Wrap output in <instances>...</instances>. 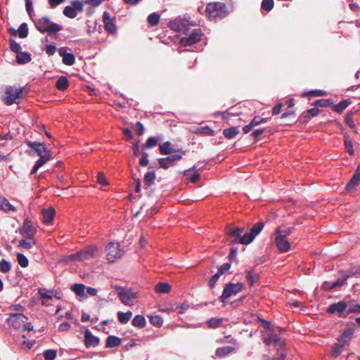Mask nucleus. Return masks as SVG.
Returning <instances> with one entry per match:
<instances>
[{
    "instance_id": "nucleus-25",
    "label": "nucleus",
    "mask_w": 360,
    "mask_h": 360,
    "mask_svg": "<svg viewBox=\"0 0 360 360\" xmlns=\"http://www.w3.org/2000/svg\"><path fill=\"white\" fill-rule=\"evenodd\" d=\"M132 325L139 328H143L146 325V321L143 315H136L132 320Z\"/></svg>"
},
{
    "instance_id": "nucleus-21",
    "label": "nucleus",
    "mask_w": 360,
    "mask_h": 360,
    "mask_svg": "<svg viewBox=\"0 0 360 360\" xmlns=\"http://www.w3.org/2000/svg\"><path fill=\"white\" fill-rule=\"evenodd\" d=\"M353 329L347 328L345 330L342 335L338 339V343L341 345V346H347L348 345L349 341L352 339L353 335Z\"/></svg>"
},
{
    "instance_id": "nucleus-55",
    "label": "nucleus",
    "mask_w": 360,
    "mask_h": 360,
    "mask_svg": "<svg viewBox=\"0 0 360 360\" xmlns=\"http://www.w3.org/2000/svg\"><path fill=\"white\" fill-rule=\"evenodd\" d=\"M344 346H341L340 344H339L338 342H337L334 347H333V349H332V354L334 356H339L341 352H342V348Z\"/></svg>"
},
{
    "instance_id": "nucleus-5",
    "label": "nucleus",
    "mask_w": 360,
    "mask_h": 360,
    "mask_svg": "<svg viewBox=\"0 0 360 360\" xmlns=\"http://www.w3.org/2000/svg\"><path fill=\"white\" fill-rule=\"evenodd\" d=\"M206 12L210 20L221 19L226 15V6L223 3H210L207 6Z\"/></svg>"
},
{
    "instance_id": "nucleus-18",
    "label": "nucleus",
    "mask_w": 360,
    "mask_h": 360,
    "mask_svg": "<svg viewBox=\"0 0 360 360\" xmlns=\"http://www.w3.org/2000/svg\"><path fill=\"white\" fill-rule=\"evenodd\" d=\"M359 182H360V165L357 167L354 174H353L350 181L347 184L345 189L347 191H349L352 189H353L354 188H355L356 186H358Z\"/></svg>"
},
{
    "instance_id": "nucleus-30",
    "label": "nucleus",
    "mask_w": 360,
    "mask_h": 360,
    "mask_svg": "<svg viewBox=\"0 0 360 360\" xmlns=\"http://www.w3.org/2000/svg\"><path fill=\"white\" fill-rule=\"evenodd\" d=\"M68 85H69L68 80L64 76L59 77V79L56 82V87L58 90H60V91L66 90L68 87Z\"/></svg>"
},
{
    "instance_id": "nucleus-31",
    "label": "nucleus",
    "mask_w": 360,
    "mask_h": 360,
    "mask_svg": "<svg viewBox=\"0 0 360 360\" xmlns=\"http://www.w3.org/2000/svg\"><path fill=\"white\" fill-rule=\"evenodd\" d=\"M132 317V312L131 311H128L127 312H122L119 311L117 314V318L119 321L122 323L125 324L129 322V321Z\"/></svg>"
},
{
    "instance_id": "nucleus-27",
    "label": "nucleus",
    "mask_w": 360,
    "mask_h": 360,
    "mask_svg": "<svg viewBox=\"0 0 360 360\" xmlns=\"http://www.w3.org/2000/svg\"><path fill=\"white\" fill-rule=\"evenodd\" d=\"M36 243L34 237H27V239H21L19 241V245L24 249H30Z\"/></svg>"
},
{
    "instance_id": "nucleus-59",
    "label": "nucleus",
    "mask_w": 360,
    "mask_h": 360,
    "mask_svg": "<svg viewBox=\"0 0 360 360\" xmlns=\"http://www.w3.org/2000/svg\"><path fill=\"white\" fill-rule=\"evenodd\" d=\"M25 7L27 12L28 13L29 15L32 17V13H34L33 7H32V0H25Z\"/></svg>"
},
{
    "instance_id": "nucleus-45",
    "label": "nucleus",
    "mask_w": 360,
    "mask_h": 360,
    "mask_svg": "<svg viewBox=\"0 0 360 360\" xmlns=\"http://www.w3.org/2000/svg\"><path fill=\"white\" fill-rule=\"evenodd\" d=\"M222 320L218 318H212L207 321V324L210 328H215L219 327L221 323Z\"/></svg>"
},
{
    "instance_id": "nucleus-36",
    "label": "nucleus",
    "mask_w": 360,
    "mask_h": 360,
    "mask_svg": "<svg viewBox=\"0 0 360 360\" xmlns=\"http://www.w3.org/2000/svg\"><path fill=\"white\" fill-rule=\"evenodd\" d=\"M234 350V347L232 346H225L219 347L216 351V355L219 357H224L232 351Z\"/></svg>"
},
{
    "instance_id": "nucleus-51",
    "label": "nucleus",
    "mask_w": 360,
    "mask_h": 360,
    "mask_svg": "<svg viewBox=\"0 0 360 360\" xmlns=\"http://www.w3.org/2000/svg\"><path fill=\"white\" fill-rule=\"evenodd\" d=\"M345 122L350 128H354L355 127L352 112H347L345 117Z\"/></svg>"
},
{
    "instance_id": "nucleus-60",
    "label": "nucleus",
    "mask_w": 360,
    "mask_h": 360,
    "mask_svg": "<svg viewBox=\"0 0 360 360\" xmlns=\"http://www.w3.org/2000/svg\"><path fill=\"white\" fill-rule=\"evenodd\" d=\"M97 181L102 186L108 185V181L105 179L104 174L101 172H99L97 175Z\"/></svg>"
},
{
    "instance_id": "nucleus-28",
    "label": "nucleus",
    "mask_w": 360,
    "mask_h": 360,
    "mask_svg": "<svg viewBox=\"0 0 360 360\" xmlns=\"http://www.w3.org/2000/svg\"><path fill=\"white\" fill-rule=\"evenodd\" d=\"M16 60L19 64H25L31 60V56L27 52H18Z\"/></svg>"
},
{
    "instance_id": "nucleus-40",
    "label": "nucleus",
    "mask_w": 360,
    "mask_h": 360,
    "mask_svg": "<svg viewBox=\"0 0 360 360\" xmlns=\"http://www.w3.org/2000/svg\"><path fill=\"white\" fill-rule=\"evenodd\" d=\"M149 320L150 323L155 326L160 327L163 323V320L159 315H151L149 316Z\"/></svg>"
},
{
    "instance_id": "nucleus-4",
    "label": "nucleus",
    "mask_w": 360,
    "mask_h": 360,
    "mask_svg": "<svg viewBox=\"0 0 360 360\" xmlns=\"http://www.w3.org/2000/svg\"><path fill=\"white\" fill-rule=\"evenodd\" d=\"M34 25L38 31L41 33H47L49 35L56 34L63 30V27L52 22L47 17H42L34 21Z\"/></svg>"
},
{
    "instance_id": "nucleus-41",
    "label": "nucleus",
    "mask_w": 360,
    "mask_h": 360,
    "mask_svg": "<svg viewBox=\"0 0 360 360\" xmlns=\"http://www.w3.org/2000/svg\"><path fill=\"white\" fill-rule=\"evenodd\" d=\"M354 312L360 313V304L352 302H347V313H346V314L348 315Z\"/></svg>"
},
{
    "instance_id": "nucleus-9",
    "label": "nucleus",
    "mask_w": 360,
    "mask_h": 360,
    "mask_svg": "<svg viewBox=\"0 0 360 360\" xmlns=\"http://www.w3.org/2000/svg\"><path fill=\"white\" fill-rule=\"evenodd\" d=\"M106 257L110 262H113L116 259L121 257L122 250L119 243L110 242L105 248Z\"/></svg>"
},
{
    "instance_id": "nucleus-32",
    "label": "nucleus",
    "mask_w": 360,
    "mask_h": 360,
    "mask_svg": "<svg viewBox=\"0 0 360 360\" xmlns=\"http://www.w3.org/2000/svg\"><path fill=\"white\" fill-rule=\"evenodd\" d=\"M160 152L162 155H169L172 153L173 148L169 141H166L159 146Z\"/></svg>"
},
{
    "instance_id": "nucleus-26",
    "label": "nucleus",
    "mask_w": 360,
    "mask_h": 360,
    "mask_svg": "<svg viewBox=\"0 0 360 360\" xmlns=\"http://www.w3.org/2000/svg\"><path fill=\"white\" fill-rule=\"evenodd\" d=\"M155 290L157 293H169L171 290V286L167 283H158L155 286Z\"/></svg>"
},
{
    "instance_id": "nucleus-47",
    "label": "nucleus",
    "mask_w": 360,
    "mask_h": 360,
    "mask_svg": "<svg viewBox=\"0 0 360 360\" xmlns=\"http://www.w3.org/2000/svg\"><path fill=\"white\" fill-rule=\"evenodd\" d=\"M345 146L349 155H353L354 153L352 141L347 136H345Z\"/></svg>"
},
{
    "instance_id": "nucleus-1",
    "label": "nucleus",
    "mask_w": 360,
    "mask_h": 360,
    "mask_svg": "<svg viewBox=\"0 0 360 360\" xmlns=\"http://www.w3.org/2000/svg\"><path fill=\"white\" fill-rule=\"evenodd\" d=\"M264 228L263 222L256 223L250 229V231L245 233L242 236L244 232L243 228L239 227H229L226 229V234L233 238V242L240 243L243 245H248L253 241L255 237L260 233Z\"/></svg>"
},
{
    "instance_id": "nucleus-37",
    "label": "nucleus",
    "mask_w": 360,
    "mask_h": 360,
    "mask_svg": "<svg viewBox=\"0 0 360 360\" xmlns=\"http://www.w3.org/2000/svg\"><path fill=\"white\" fill-rule=\"evenodd\" d=\"M160 18V15L158 13L154 12L148 16L147 22L152 27L156 26L159 23Z\"/></svg>"
},
{
    "instance_id": "nucleus-39",
    "label": "nucleus",
    "mask_w": 360,
    "mask_h": 360,
    "mask_svg": "<svg viewBox=\"0 0 360 360\" xmlns=\"http://www.w3.org/2000/svg\"><path fill=\"white\" fill-rule=\"evenodd\" d=\"M156 175L153 172H148L144 176V183L148 186H151L154 184Z\"/></svg>"
},
{
    "instance_id": "nucleus-63",
    "label": "nucleus",
    "mask_w": 360,
    "mask_h": 360,
    "mask_svg": "<svg viewBox=\"0 0 360 360\" xmlns=\"http://www.w3.org/2000/svg\"><path fill=\"white\" fill-rule=\"evenodd\" d=\"M50 159V156L49 155H44V156H40V158L36 162V164L37 166H39L40 167L44 165Z\"/></svg>"
},
{
    "instance_id": "nucleus-48",
    "label": "nucleus",
    "mask_w": 360,
    "mask_h": 360,
    "mask_svg": "<svg viewBox=\"0 0 360 360\" xmlns=\"http://www.w3.org/2000/svg\"><path fill=\"white\" fill-rule=\"evenodd\" d=\"M158 162H159L160 167L164 169H167L173 165L172 163V162H170L169 158L168 157L165 158H159Z\"/></svg>"
},
{
    "instance_id": "nucleus-46",
    "label": "nucleus",
    "mask_w": 360,
    "mask_h": 360,
    "mask_svg": "<svg viewBox=\"0 0 360 360\" xmlns=\"http://www.w3.org/2000/svg\"><path fill=\"white\" fill-rule=\"evenodd\" d=\"M19 37L20 38H25L27 36L28 29L26 23H22L18 30Z\"/></svg>"
},
{
    "instance_id": "nucleus-29",
    "label": "nucleus",
    "mask_w": 360,
    "mask_h": 360,
    "mask_svg": "<svg viewBox=\"0 0 360 360\" xmlns=\"http://www.w3.org/2000/svg\"><path fill=\"white\" fill-rule=\"evenodd\" d=\"M184 174L192 183H196L200 178V174L194 170V168L193 169L186 170Z\"/></svg>"
},
{
    "instance_id": "nucleus-34",
    "label": "nucleus",
    "mask_w": 360,
    "mask_h": 360,
    "mask_svg": "<svg viewBox=\"0 0 360 360\" xmlns=\"http://www.w3.org/2000/svg\"><path fill=\"white\" fill-rule=\"evenodd\" d=\"M239 134L238 127H231L224 130L223 134L229 139L235 138Z\"/></svg>"
},
{
    "instance_id": "nucleus-11",
    "label": "nucleus",
    "mask_w": 360,
    "mask_h": 360,
    "mask_svg": "<svg viewBox=\"0 0 360 360\" xmlns=\"http://www.w3.org/2000/svg\"><path fill=\"white\" fill-rule=\"evenodd\" d=\"M83 11V3L81 1L76 0L71 3V5L67 6L63 9V14L68 18H75L78 12Z\"/></svg>"
},
{
    "instance_id": "nucleus-16",
    "label": "nucleus",
    "mask_w": 360,
    "mask_h": 360,
    "mask_svg": "<svg viewBox=\"0 0 360 360\" xmlns=\"http://www.w3.org/2000/svg\"><path fill=\"white\" fill-rule=\"evenodd\" d=\"M59 55L63 58V63L67 65H72L75 62V57L72 53H67V48L61 47L58 50Z\"/></svg>"
},
{
    "instance_id": "nucleus-52",
    "label": "nucleus",
    "mask_w": 360,
    "mask_h": 360,
    "mask_svg": "<svg viewBox=\"0 0 360 360\" xmlns=\"http://www.w3.org/2000/svg\"><path fill=\"white\" fill-rule=\"evenodd\" d=\"M10 48L12 51L18 53V52H20L21 46L15 40L11 39L10 40Z\"/></svg>"
},
{
    "instance_id": "nucleus-20",
    "label": "nucleus",
    "mask_w": 360,
    "mask_h": 360,
    "mask_svg": "<svg viewBox=\"0 0 360 360\" xmlns=\"http://www.w3.org/2000/svg\"><path fill=\"white\" fill-rule=\"evenodd\" d=\"M84 338L86 347H96L99 344L98 338L94 336L89 330H86Z\"/></svg>"
},
{
    "instance_id": "nucleus-56",
    "label": "nucleus",
    "mask_w": 360,
    "mask_h": 360,
    "mask_svg": "<svg viewBox=\"0 0 360 360\" xmlns=\"http://www.w3.org/2000/svg\"><path fill=\"white\" fill-rule=\"evenodd\" d=\"M221 276V275L219 272H217L214 276H212L209 282L210 288H213L214 287Z\"/></svg>"
},
{
    "instance_id": "nucleus-3",
    "label": "nucleus",
    "mask_w": 360,
    "mask_h": 360,
    "mask_svg": "<svg viewBox=\"0 0 360 360\" xmlns=\"http://www.w3.org/2000/svg\"><path fill=\"white\" fill-rule=\"evenodd\" d=\"M7 323L13 329L18 330H32L33 326L28 321V318L22 314H11L7 319Z\"/></svg>"
},
{
    "instance_id": "nucleus-38",
    "label": "nucleus",
    "mask_w": 360,
    "mask_h": 360,
    "mask_svg": "<svg viewBox=\"0 0 360 360\" xmlns=\"http://www.w3.org/2000/svg\"><path fill=\"white\" fill-rule=\"evenodd\" d=\"M349 101L348 100H344L333 107L334 111L338 113H342L345 108L349 105Z\"/></svg>"
},
{
    "instance_id": "nucleus-42",
    "label": "nucleus",
    "mask_w": 360,
    "mask_h": 360,
    "mask_svg": "<svg viewBox=\"0 0 360 360\" xmlns=\"http://www.w3.org/2000/svg\"><path fill=\"white\" fill-rule=\"evenodd\" d=\"M11 265L10 262L6 259H1L0 261V271L6 274L11 271Z\"/></svg>"
},
{
    "instance_id": "nucleus-64",
    "label": "nucleus",
    "mask_w": 360,
    "mask_h": 360,
    "mask_svg": "<svg viewBox=\"0 0 360 360\" xmlns=\"http://www.w3.org/2000/svg\"><path fill=\"white\" fill-rule=\"evenodd\" d=\"M231 267V264L229 263H225L221 266L218 268V271L221 275L227 271Z\"/></svg>"
},
{
    "instance_id": "nucleus-61",
    "label": "nucleus",
    "mask_w": 360,
    "mask_h": 360,
    "mask_svg": "<svg viewBox=\"0 0 360 360\" xmlns=\"http://www.w3.org/2000/svg\"><path fill=\"white\" fill-rule=\"evenodd\" d=\"M82 3L83 5L89 4L94 7H97L102 3V0H84Z\"/></svg>"
},
{
    "instance_id": "nucleus-15",
    "label": "nucleus",
    "mask_w": 360,
    "mask_h": 360,
    "mask_svg": "<svg viewBox=\"0 0 360 360\" xmlns=\"http://www.w3.org/2000/svg\"><path fill=\"white\" fill-rule=\"evenodd\" d=\"M103 21L105 30L109 33L113 34L116 32L117 27L115 22V18H111L108 11H105L103 15Z\"/></svg>"
},
{
    "instance_id": "nucleus-2",
    "label": "nucleus",
    "mask_w": 360,
    "mask_h": 360,
    "mask_svg": "<svg viewBox=\"0 0 360 360\" xmlns=\"http://www.w3.org/2000/svg\"><path fill=\"white\" fill-rule=\"evenodd\" d=\"M291 232L292 229L289 227L278 226L276 229L272 239L280 252H286L290 250L291 245L287 237Z\"/></svg>"
},
{
    "instance_id": "nucleus-13",
    "label": "nucleus",
    "mask_w": 360,
    "mask_h": 360,
    "mask_svg": "<svg viewBox=\"0 0 360 360\" xmlns=\"http://www.w3.org/2000/svg\"><path fill=\"white\" fill-rule=\"evenodd\" d=\"M97 252L96 246H90L79 252L71 255L70 257L75 261H84L93 257Z\"/></svg>"
},
{
    "instance_id": "nucleus-12",
    "label": "nucleus",
    "mask_w": 360,
    "mask_h": 360,
    "mask_svg": "<svg viewBox=\"0 0 360 360\" xmlns=\"http://www.w3.org/2000/svg\"><path fill=\"white\" fill-rule=\"evenodd\" d=\"M202 36L200 29H195L192 32L185 37H182L180 40V45L182 46H191L198 42Z\"/></svg>"
},
{
    "instance_id": "nucleus-7",
    "label": "nucleus",
    "mask_w": 360,
    "mask_h": 360,
    "mask_svg": "<svg viewBox=\"0 0 360 360\" xmlns=\"http://www.w3.org/2000/svg\"><path fill=\"white\" fill-rule=\"evenodd\" d=\"M244 288L243 283H229L225 285L222 295L220 296L219 300L221 302L225 303L228 299L231 296L236 295L242 291Z\"/></svg>"
},
{
    "instance_id": "nucleus-23",
    "label": "nucleus",
    "mask_w": 360,
    "mask_h": 360,
    "mask_svg": "<svg viewBox=\"0 0 360 360\" xmlns=\"http://www.w3.org/2000/svg\"><path fill=\"white\" fill-rule=\"evenodd\" d=\"M42 214V220L44 223L50 224L55 214V210L53 208H49L48 210H43L41 212Z\"/></svg>"
},
{
    "instance_id": "nucleus-62",
    "label": "nucleus",
    "mask_w": 360,
    "mask_h": 360,
    "mask_svg": "<svg viewBox=\"0 0 360 360\" xmlns=\"http://www.w3.org/2000/svg\"><path fill=\"white\" fill-rule=\"evenodd\" d=\"M45 51L49 56H53L56 51V47L53 45L49 44L46 46Z\"/></svg>"
},
{
    "instance_id": "nucleus-22",
    "label": "nucleus",
    "mask_w": 360,
    "mask_h": 360,
    "mask_svg": "<svg viewBox=\"0 0 360 360\" xmlns=\"http://www.w3.org/2000/svg\"><path fill=\"white\" fill-rule=\"evenodd\" d=\"M86 287L84 284L82 283H75L71 287V290L75 293V295L80 298H86V295L85 294Z\"/></svg>"
},
{
    "instance_id": "nucleus-35",
    "label": "nucleus",
    "mask_w": 360,
    "mask_h": 360,
    "mask_svg": "<svg viewBox=\"0 0 360 360\" xmlns=\"http://www.w3.org/2000/svg\"><path fill=\"white\" fill-rule=\"evenodd\" d=\"M121 344V340L116 336H109L106 340V347L112 348L119 346Z\"/></svg>"
},
{
    "instance_id": "nucleus-17",
    "label": "nucleus",
    "mask_w": 360,
    "mask_h": 360,
    "mask_svg": "<svg viewBox=\"0 0 360 360\" xmlns=\"http://www.w3.org/2000/svg\"><path fill=\"white\" fill-rule=\"evenodd\" d=\"M20 233L27 237H34L36 233V229L33 226L32 221L26 219L20 229Z\"/></svg>"
},
{
    "instance_id": "nucleus-8",
    "label": "nucleus",
    "mask_w": 360,
    "mask_h": 360,
    "mask_svg": "<svg viewBox=\"0 0 360 360\" xmlns=\"http://www.w3.org/2000/svg\"><path fill=\"white\" fill-rule=\"evenodd\" d=\"M118 296L121 300V302L127 306H132L136 302V300L138 297L137 292L134 291L131 288H119V291L117 292Z\"/></svg>"
},
{
    "instance_id": "nucleus-24",
    "label": "nucleus",
    "mask_w": 360,
    "mask_h": 360,
    "mask_svg": "<svg viewBox=\"0 0 360 360\" xmlns=\"http://www.w3.org/2000/svg\"><path fill=\"white\" fill-rule=\"evenodd\" d=\"M0 210L8 212L11 211L14 212L16 209L7 199L0 197Z\"/></svg>"
},
{
    "instance_id": "nucleus-58",
    "label": "nucleus",
    "mask_w": 360,
    "mask_h": 360,
    "mask_svg": "<svg viewBox=\"0 0 360 360\" xmlns=\"http://www.w3.org/2000/svg\"><path fill=\"white\" fill-rule=\"evenodd\" d=\"M268 121L267 118H260L259 117H255L250 123L254 126L256 127L259 125L261 123L266 122Z\"/></svg>"
},
{
    "instance_id": "nucleus-49",
    "label": "nucleus",
    "mask_w": 360,
    "mask_h": 360,
    "mask_svg": "<svg viewBox=\"0 0 360 360\" xmlns=\"http://www.w3.org/2000/svg\"><path fill=\"white\" fill-rule=\"evenodd\" d=\"M274 0H263L262 8L266 11H270L274 8Z\"/></svg>"
},
{
    "instance_id": "nucleus-10",
    "label": "nucleus",
    "mask_w": 360,
    "mask_h": 360,
    "mask_svg": "<svg viewBox=\"0 0 360 360\" xmlns=\"http://www.w3.org/2000/svg\"><path fill=\"white\" fill-rule=\"evenodd\" d=\"M195 25V23H189L185 18L179 17L171 20L169 23V27L176 32L186 33L188 30L190 25L194 26Z\"/></svg>"
},
{
    "instance_id": "nucleus-44",
    "label": "nucleus",
    "mask_w": 360,
    "mask_h": 360,
    "mask_svg": "<svg viewBox=\"0 0 360 360\" xmlns=\"http://www.w3.org/2000/svg\"><path fill=\"white\" fill-rule=\"evenodd\" d=\"M17 260L20 266L25 268L28 266V259L23 254L18 253L17 255Z\"/></svg>"
},
{
    "instance_id": "nucleus-54",
    "label": "nucleus",
    "mask_w": 360,
    "mask_h": 360,
    "mask_svg": "<svg viewBox=\"0 0 360 360\" xmlns=\"http://www.w3.org/2000/svg\"><path fill=\"white\" fill-rule=\"evenodd\" d=\"M325 94H326V91H324L323 90H312V91L305 93L303 95V96H307L309 95H312L314 96H324Z\"/></svg>"
},
{
    "instance_id": "nucleus-33",
    "label": "nucleus",
    "mask_w": 360,
    "mask_h": 360,
    "mask_svg": "<svg viewBox=\"0 0 360 360\" xmlns=\"http://www.w3.org/2000/svg\"><path fill=\"white\" fill-rule=\"evenodd\" d=\"M346 279H347V278H345L343 279H339L333 283L326 282V283H324L323 288L325 290H330V289H333L335 288L342 286L345 283Z\"/></svg>"
},
{
    "instance_id": "nucleus-14",
    "label": "nucleus",
    "mask_w": 360,
    "mask_h": 360,
    "mask_svg": "<svg viewBox=\"0 0 360 360\" xmlns=\"http://www.w3.org/2000/svg\"><path fill=\"white\" fill-rule=\"evenodd\" d=\"M328 312L330 314H338L339 316L346 317L347 314V302L340 301L337 303L330 304L328 308Z\"/></svg>"
},
{
    "instance_id": "nucleus-19",
    "label": "nucleus",
    "mask_w": 360,
    "mask_h": 360,
    "mask_svg": "<svg viewBox=\"0 0 360 360\" xmlns=\"http://www.w3.org/2000/svg\"><path fill=\"white\" fill-rule=\"evenodd\" d=\"M264 342L266 345H270L271 344L274 343L276 345H278L281 349L284 346V342L281 340L280 337L277 334L273 333H269L267 337L264 339Z\"/></svg>"
},
{
    "instance_id": "nucleus-43",
    "label": "nucleus",
    "mask_w": 360,
    "mask_h": 360,
    "mask_svg": "<svg viewBox=\"0 0 360 360\" xmlns=\"http://www.w3.org/2000/svg\"><path fill=\"white\" fill-rule=\"evenodd\" d=\"M57 352L55 349H47L44 352L43 356L45 360H54L56 357Z\"/></svg>"
},
{
    "instance_id": "nucleus-6",
    "label": "nucleus",
    "mask_w": 360,
    "mask_h": 360,
    "mask_svg": "<svg viewBox=\"0 0 360 360\" xmlns=\"http://www.w3.org/2000/svg\"><path fill=\"white\" fill-rule=\"evenodd\" d=\"M6 96L4 98V103L8 105H12L18 103V99L23 96V87L8 86L5 91Z\"/></svg>"
},
{
    "instance_id": "nucleus-53",
    "label": "nucleus",
    "mask_w": 360,
    "mask_h": 360,
    "mask_svg": "<svg viewBox=\"0 0 360 360\" xmlns=\"http://www.w3.org/2000/svg\"><path fill=\"white\" fill-rule=\"evenodd\" d=\"M36 152L39 156L49 155V151L46 148V147L41 143V147H38Z\"/></svg>"
},
{
    "instance_id": "nucleus-50",
    "label": "nucleus",
    "mask_w": 360,
    "mask_h": 360,
    "mask_svg": "<svg viewBox=\"0 0 360 360\" xmlns=\"http://www.w3.org/2000/svg\"><path fill=\"white\" fill-rule=\"evenodd\" d=\"M158 141L157 138H155L154 136H150L148 139L147 141L146 142V143L144 144L143 146L145 148H153L157 145Z\"/></svg>"
},
{
    "instance_id": "nucleus-57",
    "label": "nucleus",
    "mask_w": 360,
    "mask_h": 360,
    "mask_svg": "<svg viewBox=\"0 0 360 360\" xmlns=\"http://www.w3.org/2000/svg\"><path fill=\"white\" fill-rule=\"evenodd\" d=\"M188 308H189V305L188 304L184 303V304L176 306L174 310L179 314H183Z\"/></svg>"
}]
</instances>
